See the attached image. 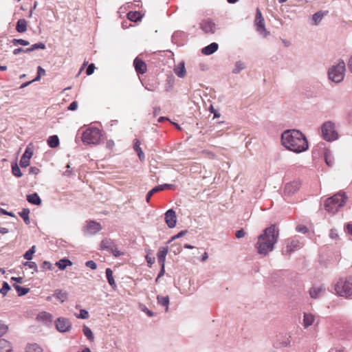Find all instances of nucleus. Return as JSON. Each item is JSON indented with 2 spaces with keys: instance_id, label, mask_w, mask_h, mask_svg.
Instances as JSON below:
<instances>
[{
  "instance_id": "1",
  "label": "nucleus",
  "mask_w": 352,
  "mask_h": 352,
  "mask_svg": "<svg viewBox=\"0 0 352 352\" xmlns=\"http://www.w3.org/2000/svg\"><path fill=\"white\" fill-rule=\"evenodd\" d=\"M279 238V230L272 224L266 228L263 232L258 236L255 248L257 252L262 256H267L274 249L275 244Z\"/></svg>"
},
{
  "instance_id": "2",
  "label": "nucleus",
  "mask_w": 352,
  "mask_h": 352,
  "mask_svg": "<svg viewBox=\"0 0 352 352\" xmlns=\"http://www.w3.org/2000/svg\"><path fill=\"white\" fill-rule=\"evenodd\" d=\"M281 142L284 147L296 153L305 151L309 147L304 134L296 129L285 131L281 135Z\"/></svg>"
},
{
  "instance_id": "3",
  "label": "nucleus",
  "mask_w": 352,
  "mask_h": 352,
  "mask_svg": "<svg viewBox=\"0 0 352 352\" xmlns=\"http://www.w3.org/2000/svg\"><path fill=\"white\" fill-rule=\"evenodd\" d=\"M346 199L345 193L340 192L325 201L324 208L329 212L335 214L345 204Z\"/></svg>"
},
{
  "instance_id": "4",
  "label": "nucleus",
  "mask_w": 352,
  "mask_h": 352,
  "mask_svg": "<svg viewBox=\"0 0 352 352\" xmlns=\"http://www.w3.org/2000/svg\"><path fill=\"white\" fill-rule=\"evenodd\" d=\"M345 70V63L342 60H340L336 65L331 66L329 69L328 76L329 80L336 83L342 82L344 77Z\"/></svg>"
},
{
  "instance_id": "5",
  "label": "nucleus",
  "mask_w": 352,
  "mask_h": 352,
  "mask_svg": "<svg viewBox=\"0 0 352 352\" xmlns=\"http://www.w3.org/2000/svg\"><path fill=\"white\" fill-rule=\"evenodd\" d=\"M101 131L98 128L90 127L83 131L82 141L87 144H97L101 139Z\"/></svg>"
},
{
  "instance_id": "6",
  "label": "nucleus",
  "mask_w": 352,
  "mask_h": 352,
  "mask_svg": "<svg viewBox=\"0 0 352 352\" xmlns=\"http://www.w3.org/2000/svg\"><path fill=\"white\" fill-rule=\"evenodd\" d=\"M322 135L327 142H332L338 138V133L336 130V125L331 121H327L321 126Z\"/></svg>"
},
{
  "instance_id": "7",
  "label": "nucleus",
  "mask_w": 352,
  "mask_h": 352,
  "mask_svg": "<svg viewBox=\"0 0 352 352\" xmlns=\"http://www.w3.org/2000/svg\"><path fill=\"white\" fill-rule=\"evenodd\" d=\"M335 290L342 297H351L352 296V278L339 280L335 286Z\"/></svg>"
},
{
  "instance_id": "8",
  "label": "nucleus",
  "mask_w": 352,
  "mask_h": 352,
  "mask_svg": "<svg viewBox=\"0 0 352 352\" xmlns=\"http://www.w3.org/2000/svg\"><path fill=\"white\" fill-rule=\"evenodd\" d=\"M56 329L62 333L69 331L72 328V323L67 318L60 317L55 322Z\"/></svg>"
},
{
  "instance_id": "9",
  "label": "nucleus",
  "mask_w": 352,
  "mask_h": 352,
  "mask_svg": "<svg viewBox=\"0 0 352 352\" xmlns=\"http://www.w3.org/2000/svg\"><path fill=\"white\" fill-rule=\"evenodd\" d=\"M287 246L285 252L287 254H290L292 252H294L297 250H299L302 248V243L297 237H294L292 239H288L286 241Z\"/></svg>"
},
{
  "instance_id": "10",
  "label": "nucleus",
  "mask_w": 352,
  "mask_h": 352,
  "mask_svg": "<svg viewBox=\"0 0 352 352\" xmlns=\"http://www.w3.org/2000/svg\"><path fill=\"white\" fill-rule=\"evenodd\" d=\"M200 28L206 34H214L216 31V24L210 19L202 21Z\"/></svg>"
},
{
  "instance_id": "11",
  "label": "nucleus",
  "mask_w": 352,
  "mask_h": 352,
  "mask_svg": "<svg viewBox=\"0 0 352 352\" xmlns=\"http://www.w3.org/2000/svg\"><path fill=\"white\" fill-rule=\"evenodd\" d=\"M165 221L170 228L175 227L177 223V216L173 209L168 210L165 213Z\"/></svg>"
},
{
  "instance_id": "12",
  "label": "nucleus",
  "mask_w": 352,
  "mask_h": 352,
  "mask_svg": "<svg viewBox=\"0 0 352 352\" xmlns=\"http://www.w3.org/2000/svg\"><path fill=\"white\" fill-rule=\"evenodd\" d=\"M300 188V182L298 181H294L289 183H287L284 189V193L285 195H292L296 192H297Z\"/></svg>"
},
{
  "instance_id": "13",
  "label": "nucleus",
  "mask_w": 352,
  "mask_h": 352,
  "mask_svg": "<svg viewBox=\"0 0 352 352\" xmlns=\"http://www.w3.org/2000/svg\"><path fill=\"white\" fill-rule=\"evenodd\" d=\"M324 293L325 289L322 286H314L309 289V295L314 299L322 297Z\"/></svg>"
},
{
  "instance_id": "14",
  "label": "nucleus",
  "mask_w": 352,
  "mask_h": 352,
  "mask_svg": "<svg viewBox=\"0 0 352 352\" xmlns=\"http://www.w3.org/2000/svg\"><path fill=\"white\" fill-rule=\"evenodd\" d=\"M133 65L135 69V71L141 74H144L146 72V63L141 59L138 57L135 58L133 61Z\"/></svg>"
},
{
  "instance_id": "15",
  "label": "nucleus",
  "mask_w": 352,
  "mask_h": 352,
  "mask_svg": "<svg viewBox=\"0 0 352 352\" xmlns=\"http://www.w3.org/2000/svg\"><path fill=\"white\" fill-rule=\"evenodd\" d=\"M102 229L101 225L94 221H91L87 226V230L91 234H95Z\"/></svg>"
},
{
  "instance_id": "16",
  "label": "nucleus",
  "mask_w": 352,
  "mask_h": 352,
  "mask_svg": "<svg viewBox=\"0 0 352 352\" xmlns=\"http://www.w3.org/2000/svg\"><path fill=\"white\" fill-rule=\"evenodd\" d=\"M168 252V248L161 247L157 252V260L160 265H165L166 256Z\"/></svg>"
},
{
  "instance_id": "17",
  "label": "nucleus",
  "mask_w": 352,
  "mask_h": 352,
  "mask_svg": "<svg viewBox=\"0 0 352 352\" xmlns=\"http://www.w3.org/2000/svg\"><path fill=\"white\" fill-rule=\"evenodd\" d=\"M36 319L40 322H43L45 324H48L52 322L53 316L51 314H50L48 312L43 311V312H41L37 316Z\"/></svg>"
},
{
  "instance_id": "18",
  "label": "nucleus",
  "mask_w": 352,
  "mask_h": 352,
  "mask_svg": "<svg viewBox=\"0 0 352 352\" xmlns=\"http://www.w3.org/2000/svg\"><path fill=\"white\" fill-rule=\"evenodd\" d=\"M219 45L217 43H212L201 50V52L205 55H210L217 51Z\"/></svg>"
},
{
  "instance_id": "19",
  "label": "nucleus",
  "mask_w": 352,
  "mask_h": 352,
  "mask_svg": "<svg viewBox=\"0 0 352 352\" xmlns=\"http://www.w3.org/2000/svg\"><path fill=\"white\" fill-rule=\"evenodd\" d=\"M315 321V316L309 313H305L303 316V327L305 329H307L309 327L312 325Z\"/></svg>"
},
{
  "instance_id": "20",
  "label": "nucleus",
  "mask_w": 352,
  "mask_h": 352,
  "mask_svg": "<svg viewBox=\"0 0 352 352\" xmlns=\"http://www.w3.org/2000/svg\"><path fill=\"white\" fill-rule=\"evenodd\" d=\"M174 72L179 78L185 77L186 71L185 68V63L184 61L181 62L177 66H176L174 68Z\"/></svg>"
},
{
  "instance_id": "21",
  "label": "nucleus",
  "mask_w": 352,
  "mask_h": 352,
  "mask_svg": "<svg viewBox=\"0 0 352 352\" xmlns=\"http://www.w3.org/2000/svg\"><path fill=\"white\" fill-rule=\"evenodd\" d=\"M0 352H12V346L5 339H0Z\"/></svg>"
},
{
  "instance_id": "22",
  "label": "nucleus",
  "mask_w": 352,
  "mask_h": 352,
  "mask_svg": "<svg viewBox=\"0 0 352 352\" xmlns=\"http://www.w3.org/2000/svg\"><path fill=\"white\" fill-rule=\"evenodd\" d=\"M114 247V242L111 239H104L100 243V248L102 250H105L109 252Z\"/></svg>"
},
{
  "instance_id": "23",
  "label": "nucleus",
  "mask_w": 352,
  "mask_h": 352,
  "mask_svg": "<svg viewBox=\"0 0 352 352\" xmlns=\"http://www.w3.org/2000/svg\"><path fill=\"white\" fill-rule=\"evenodd\" d=\"M27 201L34 205L39 206L41 204V199L36 192L27 195Z\"/></svg>"
},
{
  "instance_id": "24",
  "label": "nucleus",
  "mask_w": 352,
  "mask_h": 352,
  "mask_svg": "<svg viewBox=\"0 0 352 352\" xmlns=\"http://www.w3.org/2000/svg\"><path fill=\"white\" fill-rule=\"evenodd\" d=\"M133 148L137 152L140 160L142 162L144 161L145 160V155L140 148V142L138 139H135L134 140Z\"/></svg>"
},
{
  "instance_id": "25",
  "label": "nucleus",
  "mask_w": 352,
  "mask_h": 352,
  "mask_svg": "<svg viewBox=\"0 0 352 352\" xmlns=\"http://www.w3.org/2000/svg\"><path fill=\"white\" fill-rule=\"evenodd\" d=\"M54 296L61 302H63L67 300L68 293L61 289H56L54 292Z\"/></svg>"
},
{
  "instance_id": "26",
  "label": "nucleus",
  "mask_w": 352,
  "mask_h": 352,
  "mask_svg": "<svg viewBox=\"0 0 352 352\" xmlns=\"http://www.w3.org/2000/svg\"><path fill=\"white\" fill-rule=\"evenodd\" d=\"M255 24L257 27V31L261 34H263V36L266 37L269 34V32L267 31L265 27L264 20H259L258 21H256Z\"/></svg>"
},
{
  "instance_id": "27",
  "label": "nucleus",
  "mask_w": 352,
  "mask_h": 352,
  "mask_svg": "<svg viewBox=\"0 0 352 352\" xmlns=\"http://www.w3.org/2000/svg\"><path fill=\"white\" fill-rule=\"evenodd\" d=\"M157 300L158 304L160 305L165 307L166 311H168V305H169V297L168 296H162L160 295H158L157 296Z\"/></svg>"
},
{
  "instance_id": "28",
  "label": "nucleus",
  "mask_w": 352,
  "mask_h": 352,
  "mask_svg": "<svg viewBox=\"0 0 352 352\" xmlns=\"http://www.w3.org/2000/svg\"><path fill=\"white\" fill-rule=\"evenodd\" d=\"M16 30L19 33L27 30V21L24 19H19L16 23Z\"/></svg>"
},
{
  "instance_id": "29",
  "label": "nucleus",
  "mask_w": 352,
  "mask_h": 352,
  "mask_svg": "<svg viewBox=\"0 0 352 352\" xmlns=\"http://www.w3.org/2000/svg\"><path fill=\"white\" fill-rule=\"evenodd\" d=\"M72 265V263L70 260L67 258H63L56 263V265L60 270H64L67 266H70Z\"/></svg>"
},
{
  "instance_id": "30",
  "label": "nucleus",
  "mask_w": 352,
  "mask_h": 352,
  "mask_svg": "<svg viewBox=\"0 0 352 352\" xmlns=\"http://www.w3.org/2000/svg\"><path fill=\"white\" fill-rule=\"evenodd\" d=\"M246 67L245 63L241 60H238L235 63L234 67L232 69V73L234 74H239L242 70Z\"/></svg>"
},
{
  "instance_id": "31",
  "label": "nucleus",
  "mask_w": 352,
  "mask_h": 352,
  "mask_svg": "<svg viewBox=\"0 0 352 352\" xmlns=\"http://www.w3.org/2000/svg\"><path fill=\"white\" fill-rule=\"evenodd\" d=\"M106 276L108 280L109 284L113 287L115 288L116 287L113 276V272L110 268H107L106 271Z\"/></svg>"
},
{
  "instance_id": "32",
  "label": "nucleus",
  "mask_w": 352,
  "mask_h": 352,
  "mask_svg": "<svg viewBox=\"0 0 352 352\" xmlns=\"http://www.w3.org/2000/svg\"><path fill=\"white\" fill-rule=\"evenodd\" d=\"M25 352H43V350L38 344L34 343L26 346Z\"/></svg>"
},
{
  "instance_id": "33",
  "label": "nucleus",
  "mask_w": 352,
  "mask_h": 352,
  "mask_svg": "<svg viewBox=\"0 0 352 352\" xmlns=\"http://www.w3.org/2000/svg\"><path fill=\"white\" fill-rule=\"evenodd\" d=\"M47 144L51 148H56L59 145L58 137L56 135H51L47 140Z\"/></svg>"
},
{
  "instance_id": "34",
  "label": "nucleus",
  "mask_w": 352,
  "mask_h": 352,
  "mask_svg": "<svg viewBox=\"0 0 352 352\" xmlns=\"http://www.w3.org/2000/svg\"><path fill=\"white\" fill-rule=\"evenodd\" d=\"M19 216L23 219L24 222L28 225L30 223V210L28 208H23L19 213Z\"/></svg>"
},
{
  "instance_id": "35",
  "label": "nucleus",
  "mask_w": 352,
  "mask_h": 352,
  "mask_svg": "<svg viewBox=\"0 0 352 352\" xmlns=\"http://www.w3.org/2000/svg\"><path fill=\"white\" fill-rule=\"evenodd\" d=\"M13 287L16 289L19 296L25 295L30 291L29 288L21 287L17 284H14Z\"/></svg>"
},
{
  "instance_id": "36",
  "label": "nucleus",
  "mask_w": 352,
  "mask_h": 352,
  "mask_svg": "<svg viewBox=\"0 0 352 352\" xmlns=\"http://www.w3.org/2000/svg\"><path fill=\"white\" fill-rule=\"evenodd\" d=\"M324 160H325L326 164L329 166H332L333 165V163H334L333 158L331 156V152L329 150H327L324 152Z\"/></svg>"
},
{
  "instance_id": "37",
  "label": "nucleus",
  "mask_w": 352,
  "mask_h": 352,
  "mask_svg": "<svg viewBox=\"0 0 352 352\" xmlns=\"http://www.w3.org/2000/svg\"><path fill=\"white\" fill-rule=\"evenodd\" d=\"M127 18L131 21H137L138 20H140L141 15H140V13L139 12H129L127 14Z\"/></svg>"
},
{
  "instance_id": "38",
  "label": "nucleus",
  "mask_w": 352,
  "mask_h": 352,
  "mask_svg": "<svg viewBox=\"0 0 352 352\" xmlns=\"http://www.w3.org/2000/svg\"><path fill=\"white\" fill-rule=\"evenodd\" d=\"M82 331L84 335L87 338V339L90 341H93L94 339L93 333L89 327L86 325H84Z\"/></svg>"
},
{
  "instance_id": "39",
  "label": "nucleus",
  "mask_w": 352,
  "mask_h": 352,
  "mask_svg": "<svg viewBox=\"0 0 352 352\" xmlns=\"http://www.w3.org/2000/svg\"><path fill=\"white\" fill-rule=\"evenodd\" d=\"M323 17H324V13L321 11H319V12H316L312 16V19L314 21L315 24L318 25L321 21V20L322 19Z\"/></svg>"
},
{
  "instance_id": "40",
  "label": "nucleus",
  "mask_w": 352,
  "mask_h": 352,
  "mask_svg": "<svg viewBox=\"0 0 352 352\" xmlns=\"http://www.w3.org/2000/svg\"><path fill=\"white\" fill-rule=\"evenodd\" d=\"M35 252V245H33L29 250H28L23 255V257L27 261H30L32 258L33 254Z\"/></svg>"
},
{
  "instance_id": "41",
  "label": "nucleus",
  "mask_w": 352,
  "mask_h": 352,
  "mask_svg": "<svg viewBox=\"0 0 352 352\" xmlns=\"http://www.w3.org/2000/svg\"><path fill=\"white\" fill-rule=\"evenodd\" d=\"M12 43L14 45H21L23 46H27L30 44L28 41L22 39V38H14L12 40Z\"/></svg>"
},
{
  "instance_id": "42",
  "label": "nucleus",
  "mask_w": 352,
  "mask_h": 352,
  "mask_svg": "<svg viewBox=\"0 0 352 352\" xmlns=\"http://www.w3.org/2000/svg\"><path fill=\"white\" fill-rule=\"evenodd\" d=\"M12 174L17 177H20L23 175L17 164H14L12 166Z\"/></svg>"
},
{
  "instance_id": "43",
  "label": "nucleus",
  "mask_w": 352,
  "mask_h": 352,
  "mask_svg": "<svg viewBox=\"0 0 352 352\" xmlns=\"http://www.w3.org/2000/svg\"><path fill=\"white\" fill-rule=\"evenodd\" d=\"M158 188L159 187H157V186L154 187L152 190L148 191V192L147 193V195L146 196V201L147 203H148L150 201V199L153 196V195H155V193L160 191Z\"/></svg>"
},
{
  "instance_id": "44",
  "label": "nucleus",
  "mask_w": 352,
  "mask_h": 352,
  "mask_svg": "<svg viewBox=\"0 0 352 352\" xmlns=\"http://www.w3.org/2000/svg\"><path fill=\"white\" fill-rule=\"evenodd\" d=\"M45 75V70L43 69L41 66H38L37 68V76L36 77L32 80V81H38L41 79L42 76Z\"/></svg>"
},
{
  "instance_id": "45",
  "label": "nucleus",
  "mask_w": 352,
  "mask_h": 352,
  "mask_svg": "<svg viewBox=\"0 0 352 352\" xmlns=\"http://www.w3.org/2000/svg\"><path fill=\"white\" fill-rule=\"evenodd\" d=\"M10 289V287L7 282H3L2 287L0 289V293L5 296Z\"/></svg>"
},
{
  "instance_id": "46",
  "label": "nucleus",
  "mask_w": 352,
  "mask_h": 352,
  "mask_svg": "<svg viewBox=\"0 0 352 352\" xmlns=\"http://www.w3.org/2000/svg\"><path fill=\"white\" fill-rule=\"evenodd\" d=\"M30 160L29 158H25V157H21L19 164L22 168L28 167L30 165Z\"/></svg>"
},
{
  "instance_id": "47",
  "label": "nucleus",
  "mask_w": 352,
  "mask_h": 352,
  "mask_svg": "<svg viewBox=\"0 0 352 352\" xmlns=\"http://www.w3.org/2000/svg\"><path fill=\"white\" fill-rule=\"evenodd\" d=\"M32 51L36 50H45V45L43 43L39 42L37 43H35L32 45Z\"/></svg>"
},
{
  "instance_id": "48",
  "label": "nucleus",
  "mask_w": 352,
  "mask_h": 352,
  "mask_svg": "<svg viewBox=\"0 0 352 352\" xmlns=\"http://www.w3.org/2000/svg\"><path fill=\"white\" fill-rule=\"evenodd\" d=\"M24 265L25 266H28V267L31 268V269H33L34 272H37L38 271V267H37V265L35 262H32V261H26Z\"/></svg>"
},
{
  "instance_id": "49",
  "label": "nucleus",
  "mask_w": 352,
  "mask_h": 352,
  "mask_svg": "<svg viewBox=\"0 0 352 352\" xmlns=\"http://www.w3.org/2000/svg\"><path fill=\"white\" fill-rule=\"evenodd\" d=\"M32 155L33 151L29 147H27L22 157H25V158H29L30 160Z\"/></svg>"
},
{
  "instance_id": "50",
  "label": "nucleus",
  "mask_w": 352,
  "mask_h": 352,
  "mask_svg": "<svg viewBox=\"0 0 352 352\" xmlns=\"http://www.w3.org/2000/svg\"><path fill=\"white\" fill-rule=\"evenodd\" d=\"M41 267L44 270H53V266H52V263L50 262L46 261L42 263Z\"/></svg>"
},
{
  "instance_id": "51",
  "label": "nucleus",
  "mask_w": 352,
  "mask_h": 352,
  "mask_svg": "<svg viewBox=\"0 0 352 352\" xmlns=\"http://www.w3.org/2000/svg\"><path fill=\"white\" fill-rule=\"evenodd\" d=\"M78 318L81 319H87L89 318V313L85 309H81L80 311V314L78 316Z\"/></svg>"
},
{
  "instance_id": "52",
  "label": "nucleus",
  "mask_w": 352,
  "mask_h": 352,
  "mask_svg": "<svg viewBox=\"0 0 352 352\" xmlns=\"http://www.w3.org/2000/svg\"><path fill=\"white\" fill-rule=\"evenodd\" d=\"M85 265L87 267L91 268V270H96L97 268V264L96 263L95 261L91 260L87 261Z\"/></svg>"
},
{
  "instance_id": "53",
  "label": "nucleus",
  "mask_w": 352,
  "mask_h": 352,
  "mask_svg": "<svg viewBox=\"0 0 352 352\" xmlns=\"http://www.w3.org/2000/svg\"><path fill=\"white\" fill-rule=\"evenodd\" d=\"M109 252H111L116 257L123 254V252H122L118 248H116V246L113 248Z\"/></svg>"
},
{
  "instance_id": "54",
  "label": "nucleus",
  "mask_w": 352,
  "mask_h": 352,
  "mask_svg": "<svg viewBox=\"0 0 352 352\" xmlns=\"http://www.w3.org/2000/svg\"><path fill=\"white\" fill-rule=\"evenodd\" d=\"M94 69H95V65H94V64L91 63L87 67V70H86V74L89 76L94 73Z\"/></svg>"
},
{
  "instance_id": "55",
  "label": "nucleus",
  "mask_w": 352,
  "mask_h": 352,
  "mask_svg": "<svg viewBox=\"0 0 352 352\" xmlns=\"http://www.w3.org/2000/svg\"><path fill=\"white\" fill-rule=\"evenodd\" d=\"M187 230H182L179 232L177 234L171 237L170 241L184 236L187 233Z\"/></svg>"
},
{
  "instance_id": "56",
  "label": "nucleus",
  "mask_w": 352,
  "mask_h": 352,
  "mask_svg": "<svg viewBox=\"0 0 352 352\" xmlns=\"http://www.w3.org/2000/svg\"><path fill=\"white\" fill-rule=\"evenodd\" d=\"M7 326L0 322V337L4 335L7 332Z\"/></svg>"
},
{
  "instance_id": "57",
  "label": "nucleus",
  "mask_w": 352,
  "mask_h": 352,
  "mask_svg": "<svg viewBox=\"0 0 352 352\" xmlns=\"http://www.w3.org/2000/svg\"><path fill=\"white\" fill-rule=\"evenodd\" d=\"M296 231L301 233H306L308 229L306 226L300 225L296 227Z\"/></svg>"
},
{
  "instance_id": "58",
  "label": "nucleus",
  "mask_w": 352,
  "mask_h": 352,
  "mask_svg": "<svg viewBox=\"0 0 352 352\" xmlns=\"http://www.w3.org/2000/svg\"><path fill=\"white\" fill-rule=\"evenodd\" d=\"M259 20H264L263 16H262V14H261V10L257 8L256 9V19H255V22L256 21H258Z\"/></svg>"
},
{
  "instance_id": "59",
  "label": "nucleus",
  "mask_w": 352,
  "mask_h": 352,
  "mask_svg": "<svg viewBox=\"0 0 352 352\" xmlns=\"http://www.w3.org/2000/svg\"><path fill=\"white\" fill-rule=\"evenodd\" d=\"M245 235V232L243 229H241L236 232L235 236L236 238L240 239L243 237Z\"/></svg>"
},
{
  "instance_id": "60",
  "label": "nucleus",
  "mask_w": 352,
  "mask_h": 352,
  "mask_svg": "<svg viewBox=\"0 0 352 352\" xmlns=\"http://www.w3.org/2000/svg\"><path fill=\"white\" fill-rule=\"evenodd\" d=\"M78 107V103L76 101H74L72 102L68 107V110H70V111H74L77 109Z\"/></svg>"
},
{
  "instance_id": "61",
  "label": "nucleus",
  "mask_w": 352,
  "mask_h": 352,
  "mask_svg": "<svg viewBox=\"0 0 352 352\" xmlns=\"http://www.w3.org/2000/svg\"><path fill=\"white\" fill-rule=\"evenodd\" d=\"M30 174L37 175L39 173V169L35 166L30 167L29 170Z\"/></svg>"
},
{
  "instance_id": "62",
  "label": "nucleus",
  "mask_w": 352,
  "mask_h": 352,
  "mask_svg": "<svg viewBox=\"0 0 352 352\" xmlns=\"http://www.w3.org/2000/svg\"><path fill=\"white\" fill-rule=\"evenodd\" d=\"M0 212L2 214L8 215V216H10V217H15V215H14V214L13 212H8L5 209H3V208H0Z\"/></svg>"
},
{
  "instance_id": "63",
  "label": "nucleus",
  "mask_w": 352,
  "mask_h": 352,
  "mask_svg": "<svg viewBox=\"0 0 352 352\" xmlns=\"http://www.w3.org/2000/svg\"><path fill=\"white\" fill-rule=\"evenodd\" d=\"M146 261L148 264V266L151 267L155 263V258L151 257L149 256H146Z\"/></svg>"
},
{
  "instance_id": "64",
  "label": "nucleus",
  "mask_w": 352,
  "mask_h": 352,
  "mask_svg": "<svg viewBox=\"0 0 352 352\" xmlns=\"http://www.w3.org/2000/svg\"><path fill=\"white\" fill-rule=\"evenodd\" d=\"M349 70L352 73V55L350 56L347 63Z\"/></svg>"
}]
</instances>
